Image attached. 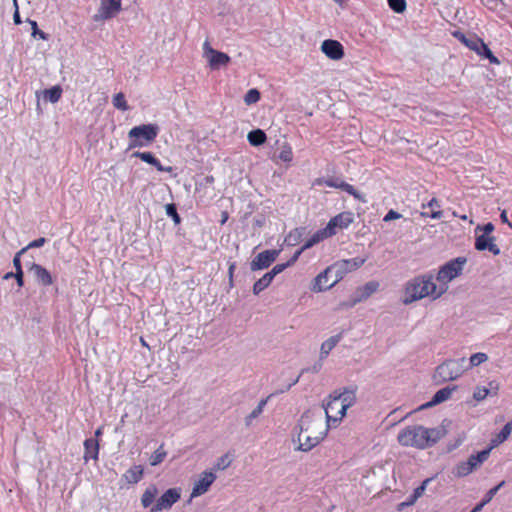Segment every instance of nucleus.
<instances>
[{"label": "nucleus", "instance_id": "9d476101", "mask_svg": "<svg viewBox=\"0 0 512 512\" xmlns=\"http://www.w3.org/2000/svg\"><path fill=\"white\" fill-rule=\"evenodd\" d=\"M216 480V474L213 471H204L200 474L199 479L195 481L191 498L199 497L205 494L213 482Z\"/></svg>", "mask_w": 512, "mask_h": 512}, {"label": "nucleus", "instance_id": "c85d7f7f", "mask_svg": "<svg viewBox=\"0 0 512 512\" xmlns=\"http://www.w3.org/2000/svg\"><path fill=\"white\" fill-rule=\"evenodd\" d=\"M331 236L325 228L317 230L303 245V249L307 250L321 241L330 238Z\"/></svg>", "mask_w": 512, "mask_h": 512}, {"label": "nucleus", "instance_id": "473e14b6", "mask_svg": "<svg viewBox=\"0 0 512 512\" xmlns=\"http://www.w3.org/2000/svg\"><path fill=\"white\" fill-rule=\"evenodd\" d=\"M472 465L469 460L460 462L453 468V474L457 477H465L474 471Z\"/></svg>", "mask_w": 512, "mask_h": 512}, {"label": "nucleus", "instance_id": "ea45409f", "mask_svg": "<svg viewBox=\"0 0 512 512\" xmlns=\"http://www.w3.org/2000/svg\"><path fill=\"white\" fill-rule=\"evenodd\" d=\"M340 190L345 191L349 195L353 196L355 199L361 200L362 202H365L363 199V196L361 193H359L353 185L347 183V182H341Z\"/></svg>", "mask_w": 512, "mask_h": 512}, {"label": "nucleus", "instance_id": "c9c22d12", "mask_svg": "<svg viewBox=\"0 0 512 512\" xmlns=\"http://www.w3.org/2000/svg\"><path fill=\"white\" fill-rule=\"evenodd\" d=\"M488 360V356L486 353L478 352L474 353L469 358V363H466L467 370L473 367L479 366L480 364L486 362Z\"/></svg>", "mask_w": 512, "mask_h": 512}, {"label": "nucleus", "instance_id": "f03ea898", "mask_svg": "<svg viewBox=\"0 0 512 512\" xmlns=\"http://www.w3.org/2000/svg\"><path fill=\"white\" fill-rule=\"evenodd\" d=\"M447 286H437L434 275L426 273L409 280L405 285L404 304H410L425 297L437 299L447 290Z\"/></svg>", "mask_w": 512, "mask_h": 512}, {"label": "nucleus", "instance_id": "72a5a7b5", "mask_svg": "<svg viewBox=\"0 0 512 512\" xmlns=\"http://www.w3.org/2000/svg\"><path fill=\"white\" fill-rule=\"evenodd\" d=\"M273 281V278L265 273L260 279H258L253 285V293L255 295L260 294L263 290H265Z\"/></svg>", "mask_w": 512, "mask_h": 512}, {"label": "nucleus", "instance_id": "3c124183", "mask_svg": "<svg viewBox=\"0 0 512 512\" xmlns=\"http://www.w3.org/2000/svg\"><path fill=\"white\" fill-rule=\"evenodd\" d=\"M290 267V263L286 262V263H281V264H276L270 271H268L267 273L274 279L275 276H277L278 274L282 273L286 268Z\"/></svg>", "mask_w": 512, "mask_h": 512}, {"label": "nucleus", "instance_id": "bf43d9fd", "mask_svg": "<svg viewBox=\"0 0 512 512\" xmlns=\"http://www.w3.org/2000/svg\"><path fill=\"white\" fill-rule=\"evenodd\" d=\"M24 253H26V249H21L19 250L14 258H13V266L15 269H21L22 268V264H21V255H23Z\"/></svg>", "mask_w": 512, "mask_h": 512}, {"label": "nucleus", "instance_id": "338daca9", "mask_svg": "<svg viewBox=\"0 0 512 512\" xmlns=\"http://www.w3.org/2000/svg\"><path fill=\"white\" fill-rule=\"evenodd\" d=\"M417 500L418 498L414 497L413 494H410L408 498L405 500V504L412 506L416 503Z\"/></svg>", "mask_w": 512, "mask_h": 512}, {"label": "nucleus", "instance_id": "aec40b11", "mask_svg": "<svg viewBox=\"0 0 512 512\" xmlns=\"http://www.w3.org/2000/svg\"><path fill=\"white\" fill-rule=\"evenodd\" d=\"M453 36L461 43H463L467 48L474 52L478 50V46L482 42V39L477 37L476 35L466 36L461 31L453 32Z\"/></svg>", "mask_w": 512, "mask_h": 512}, {"label": "nucleus", "instance_id": "2f4dec72", "mask_svg": "<svg viewBox=\"0 0 512 512\" xmlns=\"http://www.w3.org/2000/svg\"><path fill=\"white\" fill-rule=\"evenodd\" d=\"M479 56L489 60L491 64H499V59L492 53L488 45L482 40L478 46V50L475 51Z\"/></svg>", "mask_w": 512, "mask_h": 512}, {"label": "nucleus", "instance_id": "69168bd1", "mask_svg": "<svg viewBox=\"0 0 512 512\" xmlns=\"http://www.w3.org/2000/svg\"><path fill=\"white\" fill-rule=\"evenodd\" d=\"M422 207L423 209H426L427 207L440 208V204L436 198H432L427 204H423Z\"/></svg>", "mask_w": 512, "mask_h": 512}, {"label": "nucleus", "instance_id": "6e6d98bb", "mask_svg": "<svg viewBox=\"0 0 512 512\" xmlns=\"http://www.w3.org/2000/svg\"><path fill=\"white\" fill-rule=\"evenodd\" d=\"M46 242H47L46 238L40 237L38 239L31 241L28 245L23 247V249H26V252H27L29 249H32V248L42 247Z\"/></svg>", "mask_w": 512, "mask_h": 512}, {"label": "nucleus", "instance_id": "864d4df0", "mask_svg": "<svg viewBox=\"0 0 512 512\" xmlns=\"http://www.w3.org/2000/svg\"><path fill=\"white\" fill-rule=\"evenodd\" d=\"M279 158L283 161V162H291L292 159H293V153H292V149L291 147L287 146V147H284L280 154H279Z\"/></svg>", "mask_w": 512, "mask_h": 512}, {"label": "nucleus", "instance_id": "e433bc0d", "mask_svg": "<svg viewBox=\"0 0 512 512\" xmlns=\"http://www.w3.org/2000/svg\"><path fill=\"white\" fill-rule=\"evenodd\" d=\"M44 95L46 100L51 103H56L61 98L62 88L60 86H53L52 88L45 90Z\"/></svg>", "mask_w": 512, "mask_h": 512}, {"label": "nucleus", "instance_id": "f3484780", "mask_svg": "<svg viewBox=\"0 0 512 512\" xmlns=\"http://www.w3.org/2000/svg\"><path fill=\"white\" fill-rule=\"evenodd\" d=\"M456 389H457V386H452V387L447 386V387H444V388L438 390L433 395L432 399L429 402L420 406V409L432 407V406L438 405V404L448 400L451 397L452 392L455 391Z\"/></svg>", "mask_w": 512, "mask_h": 512}, {"label": "nucleus", "instance_id": "f257e3e1", "mask_svg": "<svg viewBox=\"0 0 512 512\" xmlns=\"http://www.w3.org/2000/svg\"><path fill=\"white\" fill-rule=\"evenodd\" d=\"M445 434L443 427L427 428L422 425H410L398 433L397 441L403 447L424 450L434 446Z\"/></svg>", "mask_w": 512, "mask_h": 512}, {"label": "nucleus", "instance_id": "5fc2aeb1", "mask_svg": "<svg viewBox=\"0 0 512 512\" xmlns=\"http://www.w3.org/2000/svg\"><path fill=\"white\" fill-rule=\"evenodd\" d=\"M478 231H482L483 235H490L494 231V225L491 222H488V223H486L484 225H478L475 228V233L477 234Z\"/></svg>", "mask_w": 512, "mask_h": 512}, {"label": "nucleus", "instance_id": "7ed1b4c3", "mask_svg": "<svg viewBox=\"0 0 512 512\" xmlns=\"http://www.w3.org/2000/svg\"><path fill=\"white\" fill-rule=\"evenodd\" d=\"M356 388L346 387L343 391L335 390L324 400L326 420L337 423L346 415L348 408L356 403Z\"/></svg>", "mask_w": 512, "mask_h": 512}, {"label": "nucleus", "instance_id": "c756f323", "mask_svg": "<svg viewBox=\"0 0 512 512\" xmlns=\"http://www.w3.org/2000/svg\"><path fill=\"white\" fill-rule=\"evenodd\" d=\"M269 398H270V396H268L265 399H261L259 401L258 405L252 410V412L245 417V425L247 427H250L252 425L253 421L263 413L264 408L267 405Z\"/></svg>", "mask_w": 512, "mask_h": 512}, {"label": "nucleus", "instance_id": "bb28decb", "mask_svg": "<svg viewBox=\"0 0 512 512\" xmlns=\"http://www.w3.org/2000/svg\"><path fill=\"white\" fill-rule=\"evenodd\" d=\"M247 140L250 145L258 147L266 142L267 136L262 129H254L248 133Z\"/></svg>", "mask_w": 512, "mask_h": 512}, {"label": "nucleus", "instance_id": "f8f14e48", "mask_svg": "<svg viewBox=\"0 0 512 512\" xmlns=\"http://www.w3.org/2000/svg\"><path fill=\"white\" fill-rule=\"evenodd\" d=\"M321 51L332 60H340L344 56L343 45L333 39H326L321 44Z\"/></svg>", "mask_w": 512, "mask_h": 512}, {"label": "nucleus", "instance_id": "37998d69", "mask_svg": "<svg viewBox=\"0 0 512 512\" xmlns=\"http://www.w3.org/2000/svg\"><path fill=\"white\" fill-rule=\"evenodd\" d=\"M231 464V459L229 457V454H224L220 458L217 459L216 463L213 466V470H225L228 468Z\"/></svg>", "mask_w": 512, "mask_h": 512}, {"label": "nucleus", "instance_id": "2eb2a0df", "mask_svg": "<svg viewBox=\"0 0 512 512\" xmlns=\"http://www.w3.org/2000/svg\"><path fill=\"white\" fill-rule=\"evenodd\" d=\"M332 268L328 267L323 272L318 274L316 278L314 279V285H313V291L315 292H322L329 290L332 288L337 282L338 278H335L333 281H329L330 274L332 273Z\"/></svg>", "mask_w": 512, "mask_h": 512}, {"label": "nucleus", "instance_id": "20e7f679", "mask_svg": "<svg viewBox=\"0 0 512 512\" xmlns=\"http://www.w3.org/2000/svg\"><path fill=\"white\" fill-rule=\"evenodd\" d=\"M466 358L449 359L438 365L433 374L436 383H444L458 379L465 371Z\"/></svg>", "mask_w": 512, "mask_h": 512}, {"label": "nucleus", "instance_id": "393cba45", "mask_svg": "<svg viewBox=\"0 0 512 512\" xmlns=\"http://www.w3.org/2000/svg\"><path fill=\"white\" fill-rule=\"evenodd\" d=\"M305 234V227L295 228L287 234V236L284 239V242L287 246H296L302 241Z\"/></svg>", "mask_w": 512, "mask_h": 512}, {"label": "nucleus", "instance_id": "412c9836", "mask_svg": "<svg viewBox=\"0 0 512 512\" xmlns=\"http://www.w3.org/2000/svg\"><path fill=\"white\" fill-rule=\"evenodd\" d=\"M84 460H97L99 455V442L96 438H88L84 441Z\"/></svg>", "mask_w": 512, "mask_h": 512}, {"label": "nucleus", "instance_id": "c03bdc74", "mask_svg": "<svg viewBox=\"0 0 512 512\" xmlns=\"http://www.w3.org/2000/svg\"><path fill=\"white\" fill-rule=\"evenodd\" d=\"M391 10L396 13H403L406 10V0H387Z\"/></svg>", "mask_w": 512, "mask_h": 512}, {"label": "nucleus", "instance_id": "39448f33", "mask_svg": "<svg viewBox=\"0 0 512 512\" xmlns=\"http://www.w3.org/2000/svg\"><path fill=\"white\" fill-rule=\"evenodd\" d=\"M159 127L156 124H142L130 129L128 133V149L142 148L149 146L156 139Z\"/></svg>", "mask_w": 512, "mask_h": 512}, {"label": "nucleus", "instance_id": "4be33fe9", "mask_svg": "<svg viewBox=\"0 0 512 512\" xmlns=\"http://www.w3.org/2000/svg\"><path fill=\"white\" fill-rule=\"evenodd\" d=\"M314 421L315 420L313 414L309 410L305 411L299 418L298 423L295 427L296 433L303 434L304 432H308Z\"/></svg>", "mask_w": 512, "mask_h": 512}, {"label": "nucleus", "instance_id": "a878e982", "mask_svg": "<svg viewBox=\"0 0 512 512\" xmlns=\"http://www.w3.org/2000/svg\"><path fill=\"white\" fill-rule=\"evenodd\" d=\"M512 432V421L507 422L500 432L491 440L490 448L493 449L494 447L500 445L504 441L508 439Z\"/></svg>", "mask_w": 512, "mask_h": 512}, {"label": "nucleus", "instance_id": "dca6fc26", "mask_svg": "<svg viewBox=\"0 0 512 512\" xmlns=\"http://www.w3.org/2000/svg\"><path fill=\"white\" fill-rule=\"evenodd\" d=\"M495 238L491 235H477L475 239V249L478 251H486L488 250L493 255H499L500 249L499 247L494 243Z\"/></svg>", "mask_w": 512, "mask_h": 512}, {"label": "nucleus", "instance_id": "49530a36", "mask_svg": "<svg viewBox=\"0 0 512 512\" xmlns=\"http://www.w3.org/2000/svg\"><path fill=\"white\" fill-rule=\"evenodd\" d=\"M341 182H344V181L339 178L317 179L316 180L317 185H325L327 187L337 188V189H340Z\"/></svg>", "mask_w": 512, "mask_h": 512}, {"label": "nucleus", "instance_id": "79ce46f5", "mask_svg": "<svg viewBox=\"0 0 512 512\" xmlns=\"http://www.w3.org/2000/svg\"><path fill=\"white\" fill-rule=\"evenodd\" d=\"M113 105L117 109L122 110V111H126V110L129 109V107L127 105V102H126V99H125V96L121 92L114 95V97H113Z\"/></svg>", "mask_w": 512, "mask_h": 512}, {"label": "nucleus", "instance_id": "0e129e2a", "mask_svg": "<svg viewBox=\"0 0 512 512\" xmlns=\"http://www.w3.org/2000/svg\"><path fill=\"white\" fill-rule=\"evenodd\" d=\"M305 251V249H303V246L298 249L294 254L293 256L287 261L288 263H290V266L293 265L298 259L299 257L301 256V254Z\"/></svg>", "mask_w": 512, "mask_h": 512}, {"label": "nucleus", "instance_id": "6e6552de", "mask_svg": "<svg viewBox=\"0 0 512 512\" xmlns=\"http://www.w3.org/2000/svg\"><path fill=\"white\" fill-rule=\"evenodd\" d=\"M353 221L354 214L350 211H344L332 217L324 228L332 237L337 233V230L347 229Z\"/></svg>", "mask_w": 512, "mask_h": 512}, {"label": "nucleus", "instance_id": "774afa93", "mask_svg": "<svg viewBox=\"0 0 512 512\" xmlns=\"http://www.w3.org/2000/svg\"><path fill=\"white\" fill-rule=\"evenodd\" d=\"M487 505L486 503H484V501L482 500L481 502H479L470 512H481V510L483 509V507Z\"/></svg>", "mask_w": 512, "mask_h": 512}, {"label": "nucleus", "instance_id": "4468645a", "mask_svg": "<svg viewBox=\"0 0 512 512\" xmlns=\"http://www.w3.org/2000/svg\"><path fill=\"white\" fill-rule=\"evenodd\" d=\"M29 271L34 274L36 282L43 287L53 284L51 273L42 265L31 262L28 264Z\"/></svg>", "mask_w": 512, "mask_h": 512}, {"label": "nucleus", "instance_id": "8fccbe9b", "mask_svg": "<svg viewBox=\"0 0 512 512\" xmlns=\"http://www.w3.org/2000/svg\"><path fill=\"white\" fill-rule=\"evenodd\" d=\"M434 479V477H429V478H426L425 480H423V482L418 486L416 487L412 494L414 495V497L416 498H420L423 496V494L425 493L426 489H427V486L428 484Z\"/></svg>", "mask_w": 512, "mask_h": 512}, {"label": "nucleus", "instance_id": "0eeeda50", "mask_svg": "<svg viewBox=\"0 0 512 512\" xmlns=\"http://www.w3.org/2000/svg\"><path fill=\"white\" fill-rule=\"evenodd\" d=\"M121 10V0H101L100 7L93 19L96 22L109 20L114 18Z\"/></svg>", "mask_w": 512, "mask_h": 512}, {"label": "nucleus", "instance_id": "4d7b16f0", "mask_svg": "<svg viewBox=\"0 0 512 512\" xmlns=\"http://www.w3.org/2000/svg\"><path fill=\"white\" fill-rule=\"evenodd\" d=\"M422 217H428L431 219H440L443 216V212L441 210H433L431 212L423 211L421 212Z\"/></svg>", "mask_w": 512, "mask_h": 512}, {"label": "nucleus", "instance_id": "5701e85b", "mask_svg": "<svg viewBox=\"0 0 512 512\" xmlns=\"http://www.w3.org/2000/svg\"><path fill=\"white\" fill-rule=\"evenodd\" d=\"M379 287V283L376 281H369L362 287L358 289L357 297L354 300V303L362 301L372 295L377 291Z\"/></svg>", "mask_w": 512, "mask_h": 512}, {"label": "nucleus", "instance_id": "cd10ccee", "mask_svg": "<svg viewBox=\"0 0 512 512\" xmlns=\"http://www.w3.org/2000/svg\"><path fill=\"white\" fill-rule=\"evenodd\" d=\"M494 382H490L489 385H490V388H486V387H477L475 390H474V393H473V398L476 400V401H483L484 399L487 398V396L489 395H497V391H498V386L495 385L493 386Z\"/></svg>", "mask_w": 512, "mask_h": 512}, {"label": "nucleus", "instance_id": "b1692460", "mask_svg": "<svg viewBox=\"0 0 512 512\" xmlns=\"http://www.w3.org/2000/svg\"><path fill=\"white\" fill-rule=\"evenodd\" d=\"M342 339V334L333 335L327 340H325L320 349V359H325L329 353L334 349V347L340 342Z\"/></svg>", "mask_w": 512, "mask_h": 512}, {"label": "nucleus", "instance_id": "7c9ffc66", "mask_svg": "<svg viewBox=\"0 0 512 512\" xmlns=\"http://www.w3.org/2000/svg\"><path fill=\"white\" fill-rule=\"evenodd\" d=\"M491 448L488 447V448H485L479 452H477L476 454H472L469 456L468 460L470 461L472 465V467L474 468V470L480 466L484 461L487 460L490 452H491Z\"/></svg>", "mask_w": 512, "mask_h": 512}, {"label": "nucleus", "instance_id": "4c0bfd02", "mask_svg": "<svg viewBox=\"0 0 512 512\" xmlns=\"http://www.w3.org/2000/svg\"><path fill=\"white\" fill-rule=\"evenodd\" d=\"M156 493H157L156 487H151V488H148L145 490V492L142 494V497H141V503H142L143 507L147 508L153 503Z\"/></svg>", "mask_w": 512, "mask_h": 512}, {"label": "nucleus", "instance_id": "09e8293b", "mask_svg": "<svg viewBox=\"0 0 512 512\" xmlns=\"http://www.w3.org/2000/svg\"><path fill=\"white\" fill-rule=\"evenodd\" d=\"M259 99H260V92L255 88L248 90V92L245 94V97H244V101L248 105L258 102Z\"/></svg>", "mask_w": 512, "mask_h": 512}, {"label": "nucleus", "instance_id": "1a4fd4ad", "mask_svg": "<svg viewBox=\"0 0 512 512\" xmlns=\"http://www.w3.org/2000/svg\"><path fill=\"white\" fill-rule=\"evenodd\" d=\"M280 254V250L270 249L258 253L250 262L251 271H259L267 269L276 261Z\"/></svg>", "mask_w": 512, "mask_h": 512}, {"label": "nucleus", "instance_id": "680f3d73", "mask_svg": "<svg viewBox=\"0 0 512 512\" xmlns=\"http://www.w3.org/2000/svg\"><path fill=\"white\" fill-rule=\"evenodd\" d=\"M152 166H154L159 172H172L173 168L171 166H163L158 158L154 160L152 163Z\"/></svg>", "mask_w": 512, "mask_h": 512}, {"label": "nucleus", "instance_id": "ddd939ff", "mask_svg": "<svg viewBox=\"0 0 512 512\" xmlns=\"http://www.w3.org/2000/svg\"><path fill=\"white\" fill-rule=\"evenodd\" d=\"M327 434V429L323 432H320L318 436H303V434L298 433L297 434V441L299 443V446L297 447V450L308 452L312 450L314 447H316L325 437Z\"/></svg>", "mask_w": 512, "mask_h": 512}, {"label": "nucleus", "instance_id": "58836bf2", "mask_svg": "<svg viewBox=\"0 0 512 512\" xmlns=\"http://www.w3.org/2000/svg\"><path fill=\"white\" fill-rule=\"evenodd\" d=\"M167 453L163 448V445H161L150 457V465L156 466L164 461Z\"/></svg>", "mask_w": 512, "mask_h": 512}, {"label": "nucleus", "instance_id": "de8ad7c7", "mask_svg": "<svg viewBox=\"0 0 512 512\" xmlns=\"http://www.w3.org/2000/svg\"><path fill=\"white\" fill-rule=\"evenodd\" d=\"M132 157L141 159L143 162H146L150 165H152V163L156 159L155 155L152 152H148V151H146V152L136 151L132 154Z\"/></svg>", "mask_w": 512, "mask_h": 512}, {"label": "nucleus", "instance_id": "052dcab7", "mask_svg": "<svg viewBox=\"0 0 512 512\" xmlns=\"http://www.w3.org/2000/svg\"><path fill=\"white\" fill-rule=\"evenodd\" d=\"M402 215L400 213H398L397 211L391 209L389 210L386 215L384 216L383 218V221L384 222H389V221H392V220H396V219H399L401 218Z\"/></svg>", "mask_w": 512, "mask_h": 512}, {"label": "nucleus", "instance_id": "a211bd4d", "mask_svg": "<svg viewBox=\"0 0 512 512\" xmlns=\"http://www.w3.org/2000/svg\"><path fill=\"white\" fill-rule=\"evenodd\" d=\"M365 262H366V258H362V257H354L351 259H346V260L340 261L339 262V280H341L347 272L360 268Z\"/></svg>", "mask_w": 512, "mask_h": 512}, {"label": "nucleus", "instance_id": "e2e57ef3", "mask_svg": "<svg viewBox=\"0 0 512 512\" xmlns=\"http://www.w3.org/2000/svg\"><path fill=\"white\" fill-rule=\"evenodd\" d=\"M14 5H15V11H14V14H13V21L16 25H20L22 23V19L20 17V13H19V10H18V5H17V2L16 0H14Z\"/></svg>", "mask_w": 512, "mask_h": 512}, {"label": "nucleus", "instance_id": "f704fd0d", "mask_svg": "<svg viewBox=\"0 0 512 512\" xmlns=\"http://www.w3.org/2000/svg\"><path fill=\"white\" fill-rule=\"evenodd\" d=\"M143 475V469L141 466H133L132 468L128 469L124 475L125 479L129 483H138Z\"/></svg>", "mask_w": 512, "mask_h": 512}, {"label": "nucleus", "instance_id": "9b49d317", "mask_svg": "<svg viewBox=\"0 0 512 512\" xmlns=\"http://www.w3.org/2000/svg\"><path fill=\"white\" fill-rule=\"evenodd\" d=\"M181 497L180 489L170 488L166 490L157 500L154 510L171 508Z\"/></svg>", "mask_w": 512, "mask_h": 512}, {"label": "nucleus", "instance_id": "a18cd8bd", "mask_svg": "<svg viewBox=\"0 0 512 512\" xmlns=\"http://www.w3.org/2000/svg\"><path fill=\"white\" fill-rule=\"evenodd\" d=\"M27 22L31 25V29H32L31 36L32 37H34V38L35 37H39L42 40H47L48 39V35L38 28V24H37L36 21L31 20V19L28 18Z\"/></svg>", "mask_w": 512, "mask_h": 512}, {"label": "nucleus", "instance_id": "603ef678", "mask_svg": "<svg viewBox=\"0 0 512 512\" xmlns=\"http://www.w3.org/2000/svg\"><path fill=\"white\" fill-rule=\"evenodd\" d=\"M504 485V481H502L501 483H499L498 485H496L495 487L489 489L487 491V493L485 494L484 498L482 499L484 501V503L488 504L492 499L493 497L496 495V493L498 492V490Z\"/></svg>", "mask_w": 512, "mask_h": 512}, {"label": "nucleus", "instance_id": "a19ab883", "mask_svg": "<svg viewBox=\"0 0 512 512\" xmlns=\"http://www.w3.org/2000/svg\"><path fill=\"white\" fill-rule=\"evenodd\" d=\"M166 215L170 217L175 224H179L181 222V218L177 212V207L174 203H168L165 205Z\"/></svg>", "mask_w": 512, "mask_h": 512}, {"label": "nucleus", "instance_id": "423d86ee", "mask_svg": "<svg viewBox=\"0 0 512 512\" xmlns=\"http://www.w3.org/2000/svg\"><path fill=\"white\" fill-rule=\"evenodd\" d=\"M467 262L465 257L454 258L445 263L439 269L436 279L440 282L439 286H447V283L458 277Z\"/></svg>", "mask_w": 512, "mask_h": 512}, {"label": "nucleus", "instance_id": "6ab92c4d", "mask_svg": "<svg viewBox=\"0 0 512 512\" xmlns=\"http://www.w3.org/2000/svg\"><path fill=\"white\" fill-rule=\"evenodd\" d=\"M208 61L212 69H218L221 66L227 65L230 62V57L224 52L209 48Z\"/></svg>", "mask_w": 512, "mask_h": 512}, {"label": "nucleus", "instance_id": "13d9d810", "mask_svg": "<svg viewBox=\"0 0 512 512\" xmlns=\"http://www.w3.org/2000/svg\"><path fill=\"white\" fill-rule=\"evenodd\" d=\"M14 278L16 280V283L18 285V287H23L24 286V272H23V269H15V272H14Z\"/></svg>", "mask_w": 512, "mask_h": 512}]
</instances>
